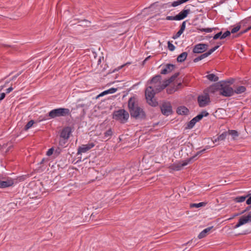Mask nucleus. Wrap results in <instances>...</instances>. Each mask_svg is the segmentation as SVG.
I'll return each instance as SVG.
<instances>
[{
	"label": "nucleus",
	"instance_id": "14",
	"mask_svg": "<svg viewBox=\"0 0 251 251\" xmlns=\"http://www.w3.org/2000/svg\"><path fill=\"white\" fill-rule=\"evenodd\" d=\"M94 146L95 144L93 143H91L87 145H83L81 147H79V153L81 152H85Z\"/></svg>",
	"mask_w": 251,
	"mask_h": 251
},
{
	"label": "nucleus",
	"instance_id": "25",
	"mask_svg": "<svg viewBox=\"0 0 251 251\" xmlns=\"http://www.w3.org/2000/svg\"><path fill=\"white\" fill-rule=\"evenodd\" d=\"M246 90L245 86H240L238 87L235 90H234V94H240L244 92Z\"/></svg>",
	"mask_w": 251,
	"mask_h": 251
},
{
	"label": "nucleus",
	"instance_id": "38",
	"mask_svg": "<svg viewBox=\"0 0 251 251\" xmlns=\"http://www.w3.org/2000/svg\"><path fill=\"white\" fill-rule=\"evenodd\" d=\"M168 47L170 50L173 51L175 49V46L172 44L170 41H168Z\"/></svg>",
	"mask_w": 251,
	"mask_h": 251
},
{
	"label": "nucleus",
	"instance_id": "26",
	"mask_svg": "<svg viewBox=\"0 0 251 251\" xmlns=\"http://www.w3.org/2000/svg\"><path fill=\"white\" fill-rule=\"evenodd\" d=\"M206 77L210 81H217L219 79V77L213 74H209L206 75Z\"/></svg>",
	"mask_w": 251,
	"mask_h": 251
},
{
	"label": "nucleus",
	"instance_id": "35",
	"mask_svg": "<svg viewBox=\"0 0 251 251\" xmlns=\"http://www.w3.org/2000/svg\"><path fill=\"white\" fill-rule=\"evenodd\" d=\"M231 34L230 31L227 30L223 34L222 33V35L221 37V39H223L227 37V36H229Z\"/></svg>",
	"mask_w": 251,
	"mask_h": 251
},
{
	"label": "nucleus",
	"instance_id": "37",
	"mask_svg": "<svg viewBox=\"0 0 251 251\" xmlns=\"http://www.w3.org/2000/svg\"><path fill=\"white\" fill-rule=\"evenodd\" d=\"M240 28H241L240 25H238L236 26H235L234 28H233L231 29L230 32L232 33H236V32H237V31H238L239 30Z\"/></svg>",
	"mask_w": 251,
	"mask_h": 251
},
{
	"label": "nucleus",
	"instance_id": "20",
	"mask_svg": "<svg viewBox=\"0 0 251 251\" xmlns=\"http://www.w3.org/2000/svg\"><path fill=\"white\" fill-rule=\"evenodd\" d=\"M212 227L213 226L208 227L203 230L198 235V238L199 239H201L205 237L207 234L210 231V230Z\"/></svg>",
	"mask_w": 251,
	"mask_h": 251
},
{
	"label": "nucleus",
	"instance_id": "30",
	"mask_svg": "<svg viewBox=\"0 0 251 251\" xmlns=\"http://www.w3.org/2000/svg\"><path fill=\"white\" fill-rule=\"evenodd\" d=\"M248 197V196L237 197L236 198H235V201L237 202H243L246 200V199Z\"/></svg>",
	"mask_w": 251,
	"mask_h": 251
},
{
	"label": "nucleus",
	"instance_id": "53",
	"mask_svg": "<svg viewBox=\"0 0 251 251\" xmlns=\"http://www.w3.org/2000/svg\"><path fill=\"white\" fill-rule=\"evenodd\" d=\"M13 90V88L12 87H10L9 88H8V89H7L6 90V93H9L10 92H11L12 90Z\"/></svg>",
	"mask_w": 251,
	"mask_h": 251
},
{
	"label": "nucleus",
	"instance_id": "42",
	"mask_svg": "<svg viewBox=\"0 0 251 251\" xmlns=\"http://www.w3.org/2000/svg\"><path fill=\"white\" fill-rule=\"evenodd\" d=\"M243 214V212H241L240 213H235V214H233L230 218H228L227 220H230L234 218L235 217L238 216L240 215H242Z\"/></svg>",
	"mask_w": 251,
	"mask_h": 251
},
{
	"label": "nucleus",
	"instance_id": "59",
	"mask_svg": "<svg viewBox=\"0 0 251 251\" xmlns=\"http://www.w3.org/2000/svg\"><path fill=\"white\" fill-rule=\"evenodd\" d=\"M250 30V29H248V27L247 29H245V30H244V31H242V32L240 33V34H243V33H246V32H248V31H249Z\"/></svg>",
	"mask_w": 251,
	"mask_h": 251
},
{
	"label": "nucleus",
	"instance_id": "50",
	"mask_svg": "<svg viewBox=\"0 0 251 251\" xmlns=\"http://www.w3.org/2000/svg\"><path fill=\"white\" fill-rule=\"evenodd\" d=\"M5 97V93H2L0 94V101H1L2 100L4 99Z\"/></svg>",
	"mask_w": 251,
	"mask_h": 251
},
{
	"label": "nucleus",
	"instance_id": "16",
	"mask_svg": "<svg viewBox=\"0 0 251 251\" xmlns=\"http://www.w3.org/2000/svg\"><path fill=\"white\" fill-rule=\"evenodd\" d=\"M205 150H206L205 149H203V150L197 152V153L195 155L190 157L188 160H184V161H183V163L180 164L181 166L183 167L187 165L190 161H191L192 159H194L198 155L204 152L205 151Z\"/></svg>",
	"mask_w": 251,
	"mask_h": 251
},
{
	"label": "nucleus",
	"instance_id": "52",
	"mask_svg": "<svg viewBox=\"0 0 251 251\" xmlns=\"http://www.w3.org/2000/svg\"><path fill=\"white\" fill-rule=\"evenodd\" d=\"M246 203L248 205L251 204V196L246 201Z\"/></svg>",
	"mask_w": 251,
	"mask_h": 251
},
{
	"label": "nucleus",
	"instance_id": "27",
	"mask_svg": "<svg viewBox=\"0 0 251 251\" xmlns=\"http://www.w3.org/2000/svg\"><path fill=\"white\" fill-rule=\"evenodd\" d=\"M207 56H208V55L207 54V52H205V53H204L201 54V55L199 56L198 57L195 58L193 61L194 62H197Z\"/></svg>",
	"mask_w": 251,
	"mask_h": 251
},
{
	"label": "nucleus",
	"instance_id": "61",
	"mask_svg": "<svg viewBox=\"0 0 251 251\" xmlns=\"http://www.w3.org/2000/svg\"><path fill=\"white\" fill-rule=\"evenodd\" d=\"M5 87V85L0 86V91H1Z\"/></svg>",
	"mask_w": 251,
	"mask_h": 251
},
{
	"label": "nucleus",
	"instance_id": "10",
	"mask_svg": "<svg viewBox=\"0 0 251 251\" xmlns=\"http://www.w3.org/2000/svg\"><path fill=\"white\" fill-rule=\"evenodd\" d=\"M71 132V129L69 127H65L61 131L60 138L64 140H67L70 137Z\"/></svg>",
	"mask_w": 251,
	"mask_h": 251
},
{
	"label": "nucleus",
	"instance_id": "4",
	"mask_svg": "<svg viewBox=\"0 0 251 251\" xmlns=\"http://www.w3.org/2000/svg\"><path fill=\"white\" fill-rule=\"evenodd\" d=\"M129 118V113L124 109L114 111L113 119L119 121L121 123H126Z\"/></svg>",
	"mask_w": 251,
	"mask_h": 251
},
{
	"label": "nucleus",
	"instance_id": "23",
	"mask_svg": "<svg viewBox=\"0 0 251 251\" xmlns=\"http://www.w3.org/2000/svg\"><path fill=\"white\" fill-rule=\"evenodd\" d=\"M227 134L228 133L227 132H224L222 134L218 136L217 138L213 141V143L216 142L217 141L224 140Z\"/></svg>",
	"mask_w": 251,
	"mask_h": 251
},
{
	"label": "nucleus",
	"instance_id": "58",
	"mask_svg": "<svg viewBox=\"0 0 251 251\" xmlns=\"http://www.w3.org/2000/svg\"><path fill=\"white\" fill-rule=\"evenodd\" d=\"M198 30L201 31V32H205V28H198Z\"/></svg>",
	"mask_w": 251,
	"mask_h": 251
},
{
	"label": "nucleus",
	"instance_id": "22",
	"mask_svg": "<svg viewBox=\"0 0 251 251\" xmlns=\"http://www.w3.org/2000/svg\"><path fill=\"white\" fill-rule=\"evenodd\" d=\"M93 55L94 58L93 60H92V63L93 64H96L97 65H99L100 64L101 62V59H103V57L99 56L98 57L97 55H95L94 53H93Z\"/></svg>",
	"mask_w": 251,
	"mask_h": 251
},
{
	"label": "nucleus",
	"instance_id": "43",
	"mask_svg": "<svg viewBox=\"0 0 251 251\" xmlns=\"http://www.w3.org/2000/svg\"><path fill=\"white\" fill-rule=\"evenodd\" d=\"M117 90V88H112L107 90L108 94H113L116 92Z\"/></svg>",
	"mask_w": 251,
	"mask_h": 251
},
{
	"label": "nucleus",
	"instance_id": "2",
	"mask_svg": "<svg viewBox=\"0 0 251 251\" xmlns=\"http://www.w3.org/2000/svg\"><path fill=\"white\" fill-rule=\"evenodd\" d=\"M216 91H219L220 95L226 97L232 96L234 94L233 88L226 82H219L210 88L211 92L214 93Z\"/></svg>",
	"mask_w": 251,
	"mask_h": 251
},
{
	"label": "nucleus",
	"instance_id": "36",
	"mask_svg": "<svg viewBox=\"0 0 251 251\" xmlns=\"http://www.w3.org/2000/svg\"><path fill=\"white\" fill-rule=\"evenodd\" d=\"M182 167L181 166V164H174L172 166V169L174 170L178 171L180 170Z\"/></svg>",
	"mask_w": 251,
	"mask_h": 251
},
{
	"label": "nucleus",
	"instance_id": "56",
	"mask_svg": "<svg viewBox=\"0 0 251 251\" xmlns=\"http://www.w3.org/2000/svg\"><path fill=\"white\" fill-rule=\"evenodd\" d=\"M107 94H108V92H107V90H106V91H104V92H102L100 94L99 96H102Z\"/></svg>",
	"mask_w": 251,
	"mask_h": 251
},
{
	"label": "nucleus",
	"instance_id": "31",
	"mask_svg": "<svg viewBox=\"0 0 251 251\" xmlns=\"http://www.w3.org/2000/svg\"><path fill=\"white\" fill-rule=\"evenodd\" d=\"M34 123V121L33 120H30L25 125V126L24 129L25 130H27L33 126Z\"/></svg>",
	"mask_w": 251,
	"mask_h": 251
},
{
	"label": "nucleus",
	"instance_id": "24",
	"mask_svg": "<svg viewBox=\"0 0 251 251\" xmlns=\"http://www.w3.org/2000/svg\"><path fill=\"white\" fill-rule=\"evenodd\" d=\"M91 22L87 20H79V26L84 27L90 26Z\"/></svg>",
	"mask_w": 251,
	"mask_h": 251
},
{
	"label": "nucleus",
	"instance_id": "12",
	"mask_svg": "<svg viewBox=\"0 0 251 251\" xmlns=\"http://www.w3.org/2000/svg\"><path fill=\"white\" fill-rule=\"evenodd\" d=\"M175 68L176 66L175 65L172 64H166L165 68L162 70L161 74L163 75L167 74L173 71Z\"/></svg>",
	"mask_w": 251,
	"mask_h": 251
},
{
	"label": "nucleus",
	"instance_id": "28",
	"mask_svg": "<svg viewBox=\"0 0 251 251\" xmlns=\"http://www.w3.org/2000/svg\"><path fill=\"white\" fill-rule=\"evenodd\" d=\"M206 203L204 202H201L199 203H191L190 206L191 208H199L202 206H204L206 205Z\"/></svg>",
	"mask_w": 251,
	"mask_h": 251
},
{
	"label": "nucleus",
	"instance_id": "51",
	"mask_svg": "<svg viewBox=\"0 0 251 251\" xmlns=\"http://www.w3.org/2000/svg\"><path fill=\"white\" fill-rule=\"evenodd\" d=\"M251 206H248V207H246V208L245 210L241 211V212H243V214H244L246 212L249 211L251 209Z\"/></svg>",
	"mask_w": 251,
	"mask_h": 251
},
{
	"label": "nucleus",
	"instance_id": "49",
	"mask_svg": "<svg viewBox=\"0 0 251 251\" xmlns=\"http://www.w3.org/2000/svg\"><path fill=\"white\" fill-rule=\"evenodd\" d=\"M67 140H64L63 139L61 138V139L59 141V145L60 146H63L66 143Z\"/></svg>",
	"mask_w": 251,
	"mask_h": 251
},
{
	"label": "nucleus",
	"instance_id": "64",
	"mask_svg": "<svg viewBox=\"0 0 251 251\" xmlns=\"http://www.w3.org/2000/svg\"><path fill=\"white\" fill-rule=\"evenodd\" d=\"M248 29H251V25L248 27Z\"/></svg>",
	"mask_w": 251,
	"mask_h": 251
},
{
	"label": "nucleus",
	"instance_id": "15",
	"mask_svg": "<svg viewBox=\"0 0 251 251\" xmlns=\"http://www.w3.org/2000/svg\"><path fill=\"white\" fill-rule=\"evenodd\" d=\"M189 112L188 109L184 106H179L176 110L177 113L181 115H187L188 114Z\"/></svg>",
	"mask_w": 251,
	"mask_h": 251
},
{
	"label": "nucleus",
	"instance_id": "54",
	"mask_svg": "<svg viewBox=\"0 0 251 251\" xmlns=\"http://www.w3.org/2000/svg\"><path fill=\"white\" fill-rule=\"evenodd\" d=\"M247 219H248V222H251V212L247 216Z\"/></svg>",
	"mask_w": 251,
	"mask_h": 251
},
{
	"label": "nucleus",
	"instance_id": "47",
	"mask_svg": "<svg viewBox=\"0 0 251 251\" xmlns=\"http://www.w3.org/2000/svg\"><path fill=\"white\" fill-rule=\"evenodd\" d=\"M216 50H215L214 48H212L210 50H209L207 52V54L210 55L211 54H212L214 51H215Z\"/></svg>",
	"mask_w": 251,
	"mask_h": 251
},
{
	"label": "nucleus",
	"instance_id": "18",
	"mask_svg": "<svg viewBox=\"0 0 251 251\" xmlns=\"http://www.w3.org/2000/svg\"><path fill=\"white\" fill-rule=\"evenodd\" d=\"M168 82H170V79H167L165 81H164L163 83L162 84H161V85H159L157 86V88H156V91L157 92H160L164 89H165L168 85H169L171 83H168Z\"/></svg>",
	"mask_w": 251,
	"mask_h": 251
},
{
	"label": "nucleus",
	"instance_id": "46",
	"mask_svg": "<svg viewBox=\"0 0 251 251\" xmlns=\"http://www.w3.org/2000/svg\"><path fill=\"white\" fill-rule=\"evenodd\" d=\"M53 151H54V150L53 148L50 149L48 150V151L47 152V153H46L47 155L50 156V155H52L53 152Z\"/></svg>",
	"mask_w": 251,
	"mask_h": 251
},
{
	"label": "nucleus",
	"instance_id": "29",
	"mask_svg": "<svg viewBox=\"0 0 251 251\" xmlns=\"http://www.w3.org/2000/svg\"><path fill=\"white\" fill-rule=\"evenodd\" d=\"M196 121L195 120L194 118H193L188 124L186 128L191 129L193 128L195 124L196 123Z\"/></svg>",
	"mask_w": 251,
	"mask_h": 251
},
{
	"label": "nucleus",
	"instance_id": "57",
	"mask_svg": "<svg viewBox=\"0 0 251 251\" xmlns=\"http://www.w3.org/2000/svg\"><path fill=\"white\" fill-rule=\"evenodd\" d=\"M182 83L179 82L177 84V86H176L175 87V88H177V90H178L182 86Z\"/></svg>",
	"mask_w": 251,
	"mask_h": 251
},
{
	"label": "nucleus",
	"instance_id": "6",
	"mask_svg": "<svg viewBox=\"0 0 251 251\" xmlns=\"http://www.w3.org/2000/svg\"><path fill=\"white\" fill-rule=\"evenodd\" d=\"M190 13V10L189 9H184L181 11H180L178 14L175 16H167L166 19L167 20L180 21L187 17L188 15Z\"/></svg>",
	"mask_w": 251,
	"mask_h": 251
},
{
	"label": "nucleus",
	"instance_id": "17",
	"mask_svg": "<svg viewBox=\"0 0 251 251\" xmlns=\"http://www.w3.org/2000/svg\"><path fill=\"white\" fill-rule=\"evenodd\" d=\"M13 181L9 179L5 181L0 180V188H6L12 186L13 184Z\"/></svg>",
	"mask_w": 251,
	"mask_h": 251
},
{
	"label": "nucleus",
	"instance_id": "48",
	"mask_svg": "<svg viewBox=\"0 0 251 251\" xmlns=\"http://www.w3.org/2000/svg\"><path fill=\"white\" fill-rule=\"evenodd\" d=\"M216 50H215L214 48H212L210 50H209L207 52V54L210 55L211 54H212L214 51H215Z\"/></svg>",
	"mask_w": 251,
	"mask_h": 251
},
{
	"label": "nucleus",
	"instance_id": "41",
	"mask_svg": "<svg viewBox=\"0 0 251 251\" xmlns=\"http://www.w3.org/2000/svg\"><path fill=\"white\" fill-rule=\"evenodd\" d=\"M222 35V32L220 31V32H218V33L216 34L213 36V39L214 40H217V39H218L219 38L221 39V37Z\"/></svg>",
	"mask_w": 251,
	"mask_h": 251
},
{
	"label": "nucleus",
	"instance_id": "9",
	"mask_svg": "<svg viewBox=\"0 0 251 251\" xmlns=\"http://www.w3.org/2000/svg\"><path fill=\"white\" fill-rule=\"evenodd\" d=\"M161 110L163 115L168 116L172 114V109L171 103L169 102H165L162 104L161 107Z\"/></svg>",
	"mask_w": 251,
	"mask_h": 251
},
{
	"label": "nucleus",
	"instance_id": "11",
	"mask_svg": "<svg viewBox=\"0 0 251 251\" xmlns=\"http://www.w3.org/2000/svg\"><path fill=\"white\" fill-rule=\"evenodd\" d=\"M161 76L159 75H156L153 76L149 82L150 84H151V86H158L159 85H161Z\"/></svg>",
	"mask_w": 251,
	"mask_h": 251
},
{
	"label": "nucleus",
	"instance_id": "40",
	"mask_svg": "<svg viewBox=\"0 0 251 251\" xmlns=\"http://www.w3.org/2000/svg\"><path fill=\"white\" fill-rule=\"evenodd\" d=\"M183 32V31H182L181 30H180L179 29V30H178V31L176 34V35H175L173 37V38L175 39H176L177 38H178L182 34V33Z\"/></svg>",
	"mask_w": 251,
	"mask_h": 251
},
{
	"label": "nucleus",
	"instance_id": "60",
	"mask_svg": "<svg viewBox=\"0 0 251 251\" xmlns=\"http://www.w3.org/2000/svg\"><path fill=\"white\" fill-rule=\"evenodd\" d=\"M19 75V74H17L16 75H14L12 78V79H11V80H13L14 79H15L18 75Z\"/></svg>",
	"mask_w": 251,
	"mask_h": 251
},
{
	"label": "nucleus",
	"instance_id": "5",
	"mask_svg": "<svg viewBox=\"0 0 251 251\" xmlns=\"http://www.w3.org/2000/svg\"><path fill=\"white\" fill-rule=\"evenodd\" d=\"M70 114V110L68 108H59L51 110L46 115V117L49 116L50 118H54L57 117L66 116Z\"/></svg>",
	"mask_w": 251,
	"mask_h": 251
},
{
	"label": "nucleus",
	"instance_id": "19",
	"mask_svg": "<svg viewBox=\"0 0 251 251\" xmlns=\"http://www.w3.org/2000/svg\"><path fill=\"white\" fill-rule=\"evenodd\" d=\"M209 113L206 111H202L200 114H198L197 116L194 118L196 122L201 120L204 116H207Z\"/></svg>",
	"mask_w": 251,
	"mask_h": 251
},
{
	"label": "nucleus",
	"instance_id": "44",
	"mask_svg": "<svg viewBox=\"0 0 251 251\" xmlns=\"http://www.w3.org/2000/svg\"><path fill=\"white\" fill-rule=\"evenodd\" d=\"M81 59V60L83 61H86L87 60H88L89 59V57L88 55H84L83 56L81 57V58H79V59Z\"/></svg>",
	"mask_w": 251,
	"mask_h": 251
},
{
	"label": "nucleus",
	"instance_id": "62",
	"mask_svg": "<svg viewBox=\"0 0 251 251\" xmlns=\"http://www.w3.org/2000/svg\"><path fill=\"white\" fill-rule=\"evenodd\" d=\"M220 47V45H217V46H215L214 48L215 49V50H216L217 49H218Z\"/></svg>",
	"mask_w": 251,
	"mask_h": 251
},
{
	"label": "nucleus",
	"instance_id": "13",
	"mask_svg": "<svg viewBox=\"0 0 251 251\" xmlns=\"http://www.w3.org/2000/svg\"><path fill=\"white\" fill-rule=\"evenodd\" d=\"M248 222V219L247 218V216L243 215L241 216L238 221V222L237 223V224L234 226V228H237L241 226L246 224Z\"/></svg>",
	"mask_w": 251,
	"mask_h": 251
},
{
	"label": "nucleus",
	"instance_id": "8",
	"mask_svg": "<svg viewBox=\"0 0 251 251\" xmlns=\"http://www.w3.org/2000/svg\"><path fill=\"white\" fill-rule=\"evenodd\" d=\"M208 47V44L203 43L198 44L194 47L193 52L194 53H202L207 50Z\"/></svg>",
	"mask_w": 251,
	"mask_h": 251
},
{
	"label": "nucleus",
	"instance_id": "7",
	"mask_svg": "<svg viewBox=\"0 0 251 251\" xmlns=\"http://www.w3.org/2000/svg\"><path fill=\"white\" fill-rule=\"evenodd\" d=\"M198 101L199 106L203 107L206 106L210 102V98L208 94L200 95L198 97Z\"/></svg>",
	"mask_w": 251,
	"mask_h": 251
},
{
	"label": "nucleus",
	"instance_id": "45",
	"mask_svg": "<svg viewBox=\"0 0 251 251\" xmlns=\"http://www.w3.org/2000/svg\"><path fill=\"white\" fill-rule=\"evenodd\" d=\"M186 23V21L183 22V23H182V24L180 25V29L181 30L183 31H184V30L185 29Z\"/></svg>",
	"mask_w": 251,
	"mask_h": 251
},
{
	"label": "nucleus",
	"instance_id": "63",
	"mask_svg": "<svg viewBox=\"0 0 251 251\" xmlns=\"http://www.w3.org/2000/svg\"><path fill=\"white\" fill-rule=\"evenodd\" d=\"M150 57V56L148 57H146V58L145 59V60L144 61V62H145L146 60H147L148 59V58H149Z\"/></svg>",
	"mask_w": 251,
	"mask_h": 251
},
{
	"label": "nucleus",
	"instance_id": "34",
	"mask_svg": "<svg viewBox=\"0 0 251 251\" xmlns=\"http://www.w3.org/2000/svg\"><path fill=\"white\" fill-rule=\"evenodd\" d=\"M113 132L111 128L109 129L106 132H104V137L106 138L110 137L112 135Z\"/></svg>",
	"mask_w": 251,
	"mask_h": 251
},
{
	"label": "nucleus",
	"instance_id": "3",
	"mask_svg": "<svg viewBox=\"0 0 251 251\" xmlns=\"http://www.w3.org/2000/svg\"><path fill=\"white\" fill-rule=\"evenodd\" d=\"M156 88H157V86H149L145 90V97L147 102L150 105L154 107L158 104V102L154 99L155 94L159 92L156 91Z\"/></svg>",
	"mask_w": 251,
	"mask_h": 251
},
{
	"label": "nucleus",
	"instance_id": "39",
	"mask_svg": "<svg viewBox=\"0 0 251 251\" xmlns=\"http://www.w3.org/2000/svg\"><path fill=\"white\" fill-rule=\"evenodd\" d=\"M177 90V88H175V87L174 86L171 88L167 89V91L168 94H172Z\"/></svg>",
	"mask_w": 251,
	"mask_h": 251
},
{
	"label": "nucleus",
	"instance_id": "33",
	"mask_svg": "<svg viewBox=\"0 0 251 251\" xmlns=\"http://www.w3.org/2000/svg\"><path fill=\"white\" fill-rule=\"evenodd\" d=\"M179 72L175 73L174 75H173L171 77L169 78L170 79V82H168V83H171L173 81H174L175 79L179 76Z\"/></svg>",
	"mask_w": 251,
	"mask_h": 251
},
{
	"label": "nucleus",
	"instance_id": "1",
	"mask_svg": "<svg viewBox=\"0 0 251 251\" xmlns=\"http://www.w3.org/2000/svg\"><path fill=\"white\" fill-rule=\"evenodd\" d=\"M128 107L131 117L140 120L145 119V112L137 104H136L135 98L132 97L129 99L128 101Z\"/></svg>",
	"mask_w": 251,
	"mask_h": 251
},
{
	"label": "nucleus",
	"instance_id": "21",
	"mask_svg": "<svg viewBox=\"0 0 251 251\" xmlns=\"http://www.w3.org/2000/svg\"><path fill=\"white\" fill-rule=\"evenodd\" d=\"M188 53L186 52H183L177 57V61L178 62H183L184 61L187 56Z\"/></svg>",
	"mask_w": 251,
	"mask_h": 251
},
{
	"label": "nucleus",
	"instance_id": "55",
	"mask_svg": "<svg viewBox=\"0 0 251 251\" xmlns=\"http://www.w3.org/2000/svg\"><path fill=\"white\" fill-rule=\"evenodd\" d=\"M214 28H205V32H211Z\"/></svg>",
	"mask_w": 251,
	"mask_h": 251
},
{
	"label": "nucleus",
	"instance_id": "32",
	"mask_svg": "<svg viewBox=\"0 0 251 251\" xmlns=\"http://www.w3.org/2000/svg\"><path fill=\"white\" fill-rule=\"evenodd\" d=\"M227 133L232 136L234 138L238 136V132L234 130H228V132Z\"/></svg>",
	"mask_w": 251,
	"mask_h": 251
}]
</instances>
